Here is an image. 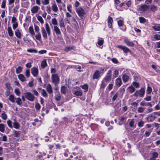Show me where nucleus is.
<instances>
[{
    "mask_svg": "<svg viewBox=\"0 0 160 160\" xmlns=\"http://www.w3.org/2000/svg\"><path fill=\"white\" fill-rule=\"evenodd\" d=\"M111 74L112 71L111 70H108L103 80L106 82H108L111 79Z\"/></svg>",
    "mask_w": 160,
    "mask_h": 160,
    "instance_id": "nucleus-7",
    "label": "nucleus"
},
{
    "mask_svg": "<svg viewBox=\"0 0 160 160\" xmlns=\"http://www.w3.org/2000/svg\"><path fill=\"white\" fill-rule=\"evenodd\" d=\"M35 38L37 40H38L39 41H40L41 40V34L39 32L38 33L37 35H36L35 36Z\"/></svg>",
    "mask_w": 160,
    "mask_h": 160,
    "instance_id": "nucleus-46",
    "label": "nucleus"
},
{
    "mask_svg": "<svg viewBox=\"0 0 160 160\" xmlns=\"http://www.w3.org/2000/svg\"><path fill=\"white\" fill-rule=\"evenodd\" d=\"M76 11L79 16L80 18H82L85 14L84 10L80 7L76 8Z\"/></svg>",
    "mask_w": 160,
    "mask_h": 160,
    "instance_id": "nucleus-4",
    "label": "nucleus"
},
{
    "mask_svg": "<svg viewBox=\"0 0 160 160\" xmlns=\"http://www.w3.org/2000/svg\"><path fill=\"white\" fill-rule=\"evenodd\" d=\"M22 71V68L21 66L18 67L16 69V72L17 74L21 73Z\"/></svg>",
    "mask_w": 160,
    "mask_h": 160,
    "instance_id": "nucleus-36",
    "label": "nucleus"
},
{
    "mask_svg": "<svg viewBox=\"0 0 160 160\" xmlns=\"http://www.w3.org/2000/svg\"><path fill=\"white\" fill-rule=\"evenodd\" d=\"M6 87L9 90L11 89V87L10 86V84L9 83H7L6 84Z\"/></svg>",
    "mask_w": 160,
    "mask_h": 160,
    "instance_id": "nucleus-59",
    "label": "nucleus"
},
{
    "mask_svg": "<svg viewBox=\"0 0 160 160\" xmlns=\"http://www.w3.org/2000/svg\"><path fill=\"white\" fill-rule=\"evenodd\" d=\"M46 11L48 13L50 14V12H51V8L49 6H48L47 7Z\"/></svg>",
    "mask_w": 160,
    "mask_h": 160,
    "instance_id": "nucleus-64",
    "label": "nucleus"
},
{
    "mask_svg": "<svg viewBox=\"0 0 160 160\" xmlns=\"http://www.w3.org/2000/svg\"><path fill=\"white\" fill-rule=\"evenodd\" d=\"M52 23L54 25H57L58 24V21L56 18H53L52 19Z\"/></svg>",
    "mask_w": 160,
    "mask_h": 160,
    "instance_id": "nucleus-37",
    "label": "nucleus"
},
{
    "mask_svg": "<svg viewBox=\"0 0 160 160\" xmlns=\"http://www.w3.org/2000/svg\"><path fill=\"white\" fill-rule=\"evenodd\" d=\"M6 1L5 0H3L2 3V5L1 6V8H4L6 6Z\"/></svg>",
    "mask_w": 160,
    "mask_h": 160,
    "instance_id": "nucleus-57",
    "label": "nucleus"
},
{
    "mask_svg": "<svg viewBox=\"0 0 160 160\" xmlns=\"http://www.w3.org/2000/svg\"><path fill=\"white\" fill-rule=\"evenodd\" d=\"M15 34L18 38L20 39L21 38V32L18 29H17L15 31Z\"/></svg>",
    "mask_w": 160,
    "mask_h": 160,
    "instance_id": "nucleus-17",
    "label": "nucleus"
},
{
    "mask_svg": "<svg viewBox=\"0 0 160 160\" xmlns=\"http://www.w3.org/2000/svg\"><path fill=\"white\" fill-rule=\"evenodd\" d=\"M100 70H96L94 72L92 76L93 79H97L100 77V75L103 74L104 73V68L100 67L99 68Z\"/></svg>",
    "mask_w": 160,
    "mask_h": 160,
    "instance_id": "nucleus-2",
    "label": "nucleus"
},
{
    "mask_svg": "<svg viewBox=\"0 0 160 160\" xmlns=\"http://www.w3.org/2000/svg\"><path fill=\"white\" fill-rule=\"evenodd\" d=\"M7 123L8 125V127L10 128H12L13 127L12 125V121L10 120H8L7 121Z\"/></svg>",
    "mask_w": 160,
    "mask_h": 160,
    "instance_id": "nucleus-48",
    "label": "nucleus"
},
{
    "mask_svg": "<svg viewBox=\"0 0 160 160\" xmlns=\"http://www.w3.org/2000/svg\"><path fill=\"white\" fill-rule=\"evenodd\" d=\"M141 10L144 12L148 10L149 8V6L147 4H142L140 6Z\"/></svg>",
    "mask_w": 160,
    "mask_h": 160,
    "instance_id": "nucleus-12",
    "label": "nucleus"
},
{
    "mask_svg": "<svg viewBox=\"0 0 160 160\" xmlns=\"http://www.w3.org/2000/svg\"><path fill=\"white\" fill-rule=\"evenodd\" d=\"M28 30L30 33L32 35H35V32L34 31L33 27L32 26H30L29 27Z\"/></svg>",
    "mask_w": 160,
    "mask_h": 160,
    "instance_id": "nucleus-25",
    "label": "nucleus"
},
{
    "mask_svg": "<svg viewBox=\"0 0 160 160\" xmlns=\"http://www.w3.org/2000/svg\"><path fill=\"white\" fill-rule=\"evenodd\" d=\"M129 78V77L126 74L123 75L122 77L123 81L125 82H127L128 81Z\"/></svg>",
    "mask_w": 160,
    "mask_h": 160,
    "instance_id": "nucleus-21",
    "label": "nucleus"
},
{
    "mask_svg": "<svg viewBox=\"0 0 160 160\" xmlns=\"http://www.w3.org/2000/svg\"><path fill=\"white\" fill-rule=\"evenodd\" d=\"M42 3L43 5H47L49 3V0H43L42 2Z\"/></svg>",
    "mask_w": 160,
    "mask_h": 160,
    "instance_id": "nucleus-50",
    "label": "nucleus"
},
{
    "mask_svg": "<svg viewBox=\"0 0 160 160\" xmlns=\"http://www.w3.org/2000/svg\"><path fill=\"white\" fill-rule=\"evenodd\" d=\"M15 99H16V102L18 105H21L22 104V100L20 98H16Z\"/></svg>",
    "mask_w": 160,
    "mask_h": 160,
    "instance_id": "nucleus-35",
    "label": "nucleus"
},
{
    "mask_svg": "<svg viewBox=\"0 0 160 160\" xmlns=\"http://www.w3.org/2000/svg\"><path fill=\"white\" fill-rule=\"evenodd\" d=\"M116 84L118 87H120L122 83L121 79L120 78H118L116 80Z\"/></svg>",
    "mask_w": 160,
    "mask_h": 160,
    "instance_id": "nucleus-15",
    "label": "nucleus"
},
{
    "mask_svg": "<svg viewBox=\"0 0 160 160\" xmlns=\"http://www.w3.org/2000/svg\"><path fill=\"white\" fill-rule=\"evenodd\" d=\"M1 117L3 120H6L7 119V116L4 111H3V112L2 114Z\"/></svg>",
    "mask_w": 160,
    "mask_h": 160,
    "instance_id": "nucleus-40",
    "label": "nucleus"
},
{
    "mask_svg": "<svg viewBox=\"0 0 160 160\" xmlns=\"http://www.w3.org/2000/svg\"><path fill=\"white\" fill-rule=\"evenodd\" d=\"M41 66L43 68H44L47 66V64L46 61L44 60L42 61L41 63Z\"/></svg>",
    "mask_w": 160,
    "mask_h": 160,
    "instance_id": "nucleus-34",
    "label": "nucleus"
},
{
    "mask_svg": "<svg viewBox=\"0 0 160 160\" xmlns=\"http://www.w3.org/2000/svg\"><path fill=\"white\" fill-rule=\"evenodd\" d=\"M107 82L102 80L101 84V88H104L107 85Z\"/></svg>",
    "mask_w": 160,
    "mask_h": 160,
    "instance_id": "nucleus-43",
    "label": "nucleus"
},
{
    "mask_svg": "<svg viewBox=\"0 0 160 160\" xmlns=\"http://www.w3.org/2000/svg\"><path fill=\"white\" fill-rule=\"evenodd\" d=\"M74 94L76 96H81L82 95V92L81 91H76Z\"/></svg>",
    "mask_w": 160,
    "mask_h": 160,
    "instance_id": "nucleus-23",
    "label": "nucleus"
},
{
    "mask_svg": "<svg viewBox=\"0 0 160 160\" xmlns=\"http://www.w3.org/2000/svg\"><path fill=\"white\" fill-rule=\"evenodd\" d=\"M61 96L60 94H57L55 96V99L57 101H59L61 98Z\"/></svg>",
    "mask_w": 160,
    "mask_h": 160,
    "instance_id": "nucleus-53",
    "label": "nucleus"
},
{
    "mask_svg": "<svg viewBox=\"0 0 160 160\" xmlns=\"http://www.w3.org/2000/svg\"><path fill=\"white\" fill-rule=\"evenodd\" d=\"M18 79L21 81L23 82L26 81L25 76L22 74H20L18 76Z\"/></svg>",
    "mask_w": 160,
    "mask_h": 160,
    "instance_id": "nucleus-16",
    "label": "nucleus"
},
{
    "mask_svg": "<svg viewBox=\"0 0 160 160\" xmlns=\"http://www.w3.org/2000/svg\"><path fill=\"white\" fill-rule=\"evenodd\" d=\"M52 9L54 12H56L58 11V8L57 5L55 4H53L52 6Z\"/></svg>",
    "mask_w": 160,
    "mask_h": 160,
    "instance_id": "nucleus-20",
    "label": "nucleus"
},
{
    "mask_svg": "<svg viewBox=\"0 0 160 160\" xmlns=\"http://www.w3.org/2000/svg\"><path fill=\"white\" fill-rule=\"evenodd\" d=\"M153 26L152 27V28L154 29L156 31H160V27L158 26Z\"/></svg>",
    "mask_w": 160,
    "mask_h": 160,
    "instance_id": "nucleus-45",
    "label": "nucleus"
},
{
    "mask_svg": "<svg viewBox=\"0 0 160 160\" xmlns=\"http://www.w3.org/2000/svg\"><path fill=\"white\" fill-rule=\"evenodd\" d=\"M39 9L40 8L39 7L37 6H35L32 7L31 11L33 13H36L38 12Z\"/></svg>",
    "mask_w": 160,
    "mask_h": 160,
    "instance_id": "nucleus-10",
    "label": "nucleus"
},
{
    "mask_svg": "<svg viewBox=\"0 0 160 160\" xmlns=\"http://www.w3.org/2000/svg\"><path fill=\"white\" fill-rule=\"evenodd\" d=\"M82 88L85 90L84 92H87L88 90V86L87 84H85L81 86Z\"/></svg>",
    "mask_w": 160,
    "mask_h": 160,
    "instance_id": "nucleus-39",
    "label": "nucleus"
},
{
    "mask_svg": "<svg viewBox=\"0 0 160 160\" xmlns=\"http://www.w3.org/2000/svg\"><path fill=\"white\" fill-rule=\"evenodd\" d=\"M45 27L47 34L44 27H42L41 28L42 32L43 38L44 39H47L48 38L47 34L49 36L51 35V33L50 27L48 23H46L45 24Z\"/></svg>",
    "mask_w": 160,
    "mask_h": 160,
    "instance_id": "nucleus-1",
    "label": "nucleus"
},
{
    "mask_svg": "<svg viewBox=\"0 0 160 160\" xmlns=\"http://www.w3.org/2000/svg\"><path fill=\"white\" fill-rule=\"evenodd\" d=\"M118 23L119 27H122L124 24L123 21L122 20H119L118 22Z\"/></svg>",
    "mask_w": 160,
    "mask_h": 160,
    "instance_id": "nucleus-47",
    "label": "nucleus"
},
{
    "mask_svg": "<svg viewBox=\"0 0 160 160\" xmlns=\"http://www.w3.org/2000/svg\"><path fill=\"white\" fill-rule=\"evenodd\" d=\"M19 8V5L18 4L16 6H15L13 9V12L15 13L17 12L18 11V10Z\"/></svg>",
    "mask_w": 160,
    "mask_h": 160,
    "instance_id": "nucleus-42",
    "label": "nucleus"
},
{
    "mask_svg": "<svg viewBox=\"0 0 160 160\" xmlns=\"http://www.w3.org/2000/svg\"><path fill=\"white\" fill-rule=\"evenodd\" d=\"M158 7L154 5H151L150 7V10L153 12H155L157 10Z\"/></svg>",
    "mask_w": 160,
    "mask_h": 160,
    "instance_id": "nucleus-32",
    "label": "nucleus"
},
{
    "mask_svg": "<svg viewBox=\"0 0 160 160\" xmlns=\"http://www.w3.org/2000/svg\"><path fill=\"white\" fill-rule=\"evenodd\" d=\"M144 99L147 101H149L151 100V96H147Z\"/></svg>",
    "mask_w": 160,
    "mask_h": 160,
    "instance_id": "nucleus-60",
    "label": "nucleus"
},
{
    "mask_svg": "<svg viewBox=\"0 0 160 160\" xmlns=\"http://www.w3.org/2000/svg\"><path fill=\"white\" fill-rule=\"evenodd\" d=\"M18 24L17 22H15V23H13L12 25L13 29L15 30L18 27Z\"/></svg>",
    "mask_w": 160,
    "mask_h": 160,
    "instance_id": "nucleus-58",
    "label": "nucleus"
},
{
    "mask_svg": "<svg viewBox=\"0 0 160 160\" xmlns=\"http://www.w3.org/2000/svg\"><path fill=\"white\" fill-rule=\"evenodd\" d=\"M113 22V19L110 16L108 17V26L110 28H112V22Z\"/></svg>",
    "mask_w": 160,
    "mask_h": 160,
    "instance_id": "nucleus-11",
    "label": "nucleus"
},
{
    "mask_svg": "<svg viewBox=\"0 0 160 160\" xmlns=\"http://www.w3.org/2000/svg\"><path fill=\"white\" fill-rule=\"evenodd\" d=\"M31 72L34 77H37L38 74V69L36 67H33L31 69Z\"/></svg>",
    "mask_w": 160,
    "mask_h": 160,
    "instance_id": "nucleus-8",
    "label": "nucleus"
},
{
    "mask_svg": "<svg viewBox=\"0 0 160 160\" xmlns=\"http://www.w3.org/2000/svg\"><path fill=\"white\" fill-rule=\"evenodd\" d=\"M13 127L16 129H18L20 128V126L19 124L17 122H15L13 123Z\"/></svg>",
    "mask_w": 160,
    "mask_h": 160,
    "instance_id": "nucleus-31",
    "label": "nucleus"
},
{
    "mask_svg": "<svg viewBox=\"0 0 160 160\" xmlns=\"http://www.w3.org/2000/svg\"><path fill=\"white\" fill-rule=\"evenodd\" d=\"M37 19L38 21H39L41 24H43L44 22V21L41 16L38 15L37 17Z\"/></svg>",
    "mask_w": 160,
    "mask_h": 160,
    "instance_id": "nucleus-41",
    "label": "nucleus"
},
{
    "mask_svg": "<svg viewBox=\"0 0 160 160\" xmlns=\"http://www.w3.org/2000/svg\"><path fill=\"white\" fill-rule=\"evenodd\" d=\"M14 91L17 95L18 96H19L20 92L19 89L18 88H15L14 89Z\"/></svg>",
    "mask_w": 160,
    "mask_h": 160,
    "instance_id": "nucleus-56",
    "label": "nucleus"
},
{
    "mask_svg": "<svg viewBox=\"0 0 160 160\" xmlns=\"http://www.w3.org/2000/svg\"><path fill=\"white\" fill-rule=\"evenodd\" d=\"M118 47L123 50L125 53H127L130 52V50L128 48L122 45H119L118 46Z\"/></svg>",
    "mask_w": 160,
    "mask_h": 160,
    "instance_id": "nucleus-9",
    "label": "nucleus"
},
{
    "mask_svg": "<svg viewBox=\"0 0 160 160\" xmlns=\"http://www.w3.org/2000/svg\"><path fill=\"white\" fill-rule=\"evenodd\" d=\"M25 75L27 78L29 77L30 76V72L29 69H27L25 71Z\"/></svg>",
    "mask_w": 160,
    "mask_h": 160,
    "instance_id": "nucleus-54",
    "label": "nucleus"
},
{
    "mask_svg": "<svg viewBox=\"0 0 160 160\" xmlns=\"http://www.w3.org/2000/svg\"><path fill=\"white\" fill-rule=\"evenodd\" d=\"M46 89L47 91L49 94H51L52 93L53 91L52 90V88L51 85L50 84H48L47 85Z\"/></svg>",
    "mask_w": 160,
    "mask_h": 160,
    "instance_id": "nucleus-13",
    "label": "nucleus"
},
{
    "mask_svg": "<svg viewBox=\"0 0 160 160\" xmlns=\"http://www.w3.org/2000/svg\"><path fill=\"white\" fill-rule=\"evenodd\" d=\"M25 96L28 100L31 101H33L35 98L34 95L30 92H28L25 94Z\"/></svg>",
    "mask_w": 160,
    "mask_h": 160,
    "instance_id": "nucleus-6",
    "label": "nucleus"
},
{
    "mask_svg": "<svg viewBox=\"0 0 160 160\" xmlns=\"http://www.w3.org/2000/svg\"><path fill=\"white\" fill-rule=\"evenodd\" d=\"M119 72L118 70H115L113 72V78H114L118 76V75Z\"/></svg>",
    "mask_w": 160,
    "mask_h": 160,
    "instance_id": "nucleus-30",
    "label": "nucleus"
},
{
    "mask_svg": "<svg viewBox=\"0 0 160 160\" xmlns=\"http://www.w3.org/2000/svg\"><path fill=\"white\" fill-rule=\"evenodd\" d=\"M54 31L57 34L59 35L61 34L60 29L57 26H54Z\"/></svg>",
    "mask_w": 160,
    "mask_h": 160,
    "instance_id": "nucleus-18",
    "label": "nucleus"
},
{
    "mask_svg": "<svg viewBox=\"0 0 160 160\" xmlns=\"http://www.w3.org/2000/svg\"><path fill=\"white\" fill-rule=\"evenodd\" d=\"M103 40H102L99 39L98 42V44L99 46L102 45L103 43Z\"/></svg>",
    "mask_w": 160,
    "mask_h": 160,
    "instance_id": "nucleus-63",
    "label": "nucleus"
},
{
    "mask_svg": "<svg viewBox=\"0 0 160 160\" xmlns=\"http://www.w3.org/2000/svg\"><path fill=\"white\" fill-rule=\"evenodd\" d=\"M15 99L16 98H15V97L13 95L11 94L9 96V100L12 102H14Z\"/></svg>",
    "mask_w": 160,
    "mask_h": 160,
    "instance_id": "nucleus-29",
    "label": "nucleus"
},
{
    "mask_svg": "<svg viewBox=\"0 0 160 160\" xmlns=\"http://www.w3.org/2000/svg\"><path fill=\"white\" fill-rule=\"evenodd\" d=\"M75 48L73 46H68L65 47L64 49V51L68 52L71 51L72 50H73Z\"/></svg>",
    "mask_w": 160,
    "mask_h": 160,
    "instance_id": "nucleus-19",
    "label": "nucleus"
},
{
    "mask_svg": "<svg viewBox=\"0 0 160 160\" xmlns=\"http://www.w3.org/2000/svg\"><path fill=\"white\" fill-rule=\"evenodd\" d=\"M42 92L41 93L42 95L45 97H47L48 96V94L44 89H42Z\"/></svg>",
    "mask_w": 160,
    "mask_h": 160,
    "instance_id": "nucleus-38",
    "label": "nucleus"
},
{
    "mask_svg": "<svg viewBox=\"0 0 160 160\" xmlns=\"http://www.w3.org/2000/svg\"><path fill=\"white\" fill-rule=\"evenodd\" d=\"M17 19L14 16L12 18L11 22L12 23H15V22H16Z\"/></svg>",
    "mask_w": 160,
    "mask_h": 160,
    "instance_id": "nucleus-61",
    "label": "nucleus"
},
{
    "mask_svg": "<svg viewBox=\"0 0 160 160\" xmlns=\"http://www.w3.org/2000/svg\"><path fill=\"white\" fill-rule=\"evenodd\" d=\"M134 121L133 119H132L130 122H129V126L131 128L134 127Z\"/></svg>",
    "mask_w": 160,
    "mask_h": 160,
    "instance_id": "nucleus-49",
    "label": "nucleus"
},
{
    "mask_svg": "<svg viewBox=\"0 0 160 160\" xmlns=\"http://www.w3.org/2000/svg\"><path fill=\"white\" fill-rule=\"evenodd\" d=\"M128 89L131 93H133L135 90V88L132 85L128 87Z\"/></svg>",
    "mask_w": 160,
    "mask_h": 160,
    "instance_id": "nucleus-26",
    "label": "nucleus"
},
{
    "mask_svg": "<svg viewBox=\"0 0 160 160\" xmlns=\"http://www.w3.org/2000/svg\"><path fill=\"white\" fill-rule=\"evenodd\" d=\"M7 31L10 37H12L13 36V33L11 27H8V28Z\"/></svg>",
    "mask_w": 160,
    "mask_h": 160,
    "instance_id": "nucleus-22",
    "label": "nucleus"
},
{
    "mask_svg": "<svg viewBox=\"0 0 160 160\" xmlns=\"http://www.w3.org/2000/svg\"><path fill=\"white\" fill-rule=\"evenodd\" d=\"M118 96V93H116L114 96L112 98V100L113 101H115L117 98Z\"/></svg>",
    "mask_w": 160,
    "mask_h": 160,
    "instance_id": "nucleus-62",
    "label": "nucleus"
},
{
    "mask_svg": "<svg viewBox=\"0 0 160 160\" xmlns=\"http://www.w3.org/2000/svg\"><path fill=\"white\" fill-rule=\"evenodd\" d=\"M132 85H133L136 88H138L139 86V83L137 82H133Z\"/></svg>",
    "mask_w": 160,
    "mask_h": 160,
    "instance_id": "nucleus-52",
    "label": "nucleus"
},
{
    "mask_svg": "<svg viewBox=\"0 0 160 160\" xmlns=\"http://www.w3.org/2000/svg\"><path fill=\"white\" fill-rule=\"evenodd\" d=\"M124 42L127 45L133 47L134 44L133 42L130 41L128 39H126L124 40Z\"/></svg>",
    "mask_w": 160,
    "mask_h": 160,
    "instance_id": "nucleus-14",
    "label": "nucleus"
},
{
    "mask_svg": "<svg viewBox=\"0 0 160 160\" xmlns=\"http://www.w3.org/2000/svg\"><path fill=\"white\" fill-rule=\"evenodd\" d=\"M145 93V89L143 88H142L139 90H137L134 93V95L136 97L139 96L142 97L144 96Z\"/></svg>",
    "mask_w": 160,
    "mask_h": 160,
    "instance_id": "nucleus-5",
    "label": "nucleus"
},
{
    "mask_svg": "<svg viewBox=\"0 0 160 160\" xmlns=\"http://www.w3.org/2000/svg\"><path fill=\"white\" fill-rule=\"evenodd\" d=\"M152 91V88L151 87L148 86L147 90V93L148 94H150Z\"/></svg>",
    "mask_w": 160,
    "mask_h": 160,
    "instance_id": "nucleus-51",
    "label": "nucleus"
},
{
    "mask_svg": "<svg viewBox=\"0 0 160 160\" xmlns=\"http://www.w3.org/2000/svg\"><path fill=\"white\" fill-rule=\"evenodd\" d=\"M145 108L144 107H138V108L137 111L139 113L143 112L144 111Z\"/></svg>",
    "mask_w": 160,
    "mask_h": 160,
    "instance_id": "nucleus-33",
    "label": "nucleus"
},
{
    "mask_svg": "<svg viewBox=\"0 0 160 160\" xmlns=\"http://www.w3.org/2000/svg\"><path fill=\"white\" fill-rule=\"evenodd\" d=\"M139 22L140 23H145L146 20V19L143 17H140L139 18Z\"/></svg>",
    "mask_w": 160,
    "mask_h": 160,
    "instance_id": "nucleus-27",
    "label": "nucleus"
},
{
    "mask_svg": "<svg viewBox=\"0 0 160 160\" xmlns=\"http://www.w3.org/2000/svg\"><path fill=\"white\" fill-rule=\"evenodd\" d=\"M52 82L55 85H57L60 81V79L58 75L57 74H52Z\"/></svg>",
    "mask_w": 160,
    "mask_h": 160,
    "instance_id": "nucleus-3",
    "label": "nucleus"
},
{
    "mask_svg": "<svg viewBox=\"0 0 160 160\" xmlns=\"http://www.w3.org/2000/svg\"><path fill=\"white\" fill-rule=\"evenodd\" d=\"M5 130V125L3 124H0V131L2 132H3Z\"/></svg>",
    "mask_w": 160,
    "mask_h": 160,
    "instance_id": "nucleus-28",
    "label": "nucleus"
},
{
    "mask_svg": "<svg viewBox=\"0 0 160 160\" xmlns=\"http://www.w3.org/2000/svg\"><path fill=\"white\" fill-rule=\"evenodd\" d=\"M27 51L28 52L31 53L34 52L36 53L38 52V51L37 50L32 49H28Z\"/></svg>",
    "mask_w": 160,
    "mask_h": 160,
    "instance_id": "nucleus-44",
    "label": "nucleus"
},
{
    "mask_svg": "<svg viewBox=\"0 0 160 160\" xmlns=\"http://www.w3.org/2000/svg\"><path fill=\"white\" fill-rule=\"evenodd\" d=\"M154 38L156 40H160V35L156 34L154 35Z\"/></svg>",
    "mask_w": 160,
    "mask_h": 160,
    "instance_id": "nucleus-55",
    "label": "nucleus"
},
{
    "mask_svg": "<svg viewBox=\"0 0 160 160\" xmlns=\"http://www.w3.org/2000/svg\"><path fill=\"white\" fill-rule=\"evenodd\" d=\"M67 87L65 86H62L61 88V91L62 93L65 94L66 93Z\"/></svg>",
    "mask_w": 160,
    "mask_h": 160,
    "instance_id": "nucleus-24",
    "label": "nucleus"
}]
</instances>
